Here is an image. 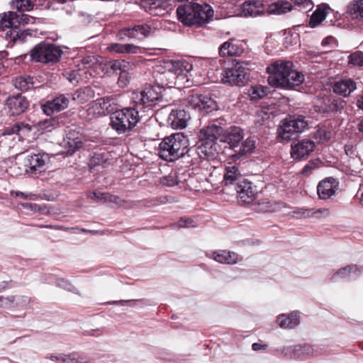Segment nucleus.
<instances>
[{"mask_svg":"<svg viewBox=\"0 0 363 363\" xmlns=\"http://www.w3.org/2000/svg\"><path fill=\"white\" fill-rule=\"evenodd\" d=\"M208 256L217 262L221 264H234L238 261V255L228 250H216L211 252Z\"/></svg>","mask_w":363,"mask_h":363,"instance_id":"nucleus-31","label":"nucleus"},{"mask_svg":"<svg viewBox=\"0 0 363 363\" xmlns=\"http://www.w3.org/2000/svg\"><path fill=\"white\" fill-rule=\"evenodd\" d=\"M328 9L329 8L326 6L318 7L311 15L309 21V26L311 28H315L323 21L326 18Z\"/></svg>","mask_w":363,"mask_h":363,"instance_id":"nucleus-40","label":"nucleus"},{"mask_svg":"<svg viewBox=\"0 0 363 363\" xmlns=\"http://www.w3.org/2000/svg\"><path fill=\"white\" fill-rule=\"evenodd\" d=\"M243 138V130L237 126H231L225 131L223 130L222 133V140L228 144L234 150L235 148L239 147V144Z\"/></svg>","mask_w":363,"mask_h":363,"instance_id":"nucleus-23","label":"nucleus"},{"mask_svg":"<svg viewBox=\"0 0 363 363\" xmlns=\"http://www.w3.org/2000/svg\"><path fill=\"white\" fill-rule=\"evenodd\" d=\"M242 64H243V62H238L234 67L225 69L222 78L224 84L230 86H240L245 83L247 73Z\"/></svg>","mask_w":363,"mask_h":363,"instance_id":"nucleus-11","label":"nucleus"},{"mask_svg":"<svg viewBox=\"0 0 363 363\" xmlns=\"http://www.w3.org/2000/svg\"><path fill=\"white\" fill-rule=\"evenodd\" d=\"M268 82L272 86L294 89L304 82V75L294 69L290 61L277 60L267 68Z\"/></svg>","mask_w":363,"mask_h":363,"instance_id":"nucleus-1","label":"nucleus"},{"mask_svg":"<svg viewBox=\"0 0 363 363\" xmlns=\"http://www.w3.org/2000/svg\"><path fill=\"white\" fill-rule=\"evenodd\" d=\"M160 183L164 186H174L179 183L178 177L175 172H172L167 176L160 178Z\"/></svg>","mask_w":363,"mask_h":363,"instance_id":"nucleus-50","label":"nucleus"},{"mask_svg":"<svg viewBox=\"0 0 363 363\" xmlns=\"http://www.w3.org/2000/svg\"><path fill=\"white\" fill-rule=\"evenodd\" d=\"M174 199L171 196H161L152 201V203L149 204L150 206H153L159 204H165L167 203H172Z\"/></svg>","mask_w":363,"mask_h":363,"instance_id":"nucleus-56","label":"nucleus"},{"mask_svg":"<svg viewBox=\"0 0 363 363\" xmlns=\"http://www.w3.org/2000/svg\"><path fill=\"white\" fill-rule=\"evenodd\" d=\"M315 143L311 140H302L291 145V155L295 160L308 156L315 149Z\"/></svg>","mask_w":363,"mask_h":363,"instance_id":"nucleus-20","label":"nucleus"},{"mask_svg":"<svg viewBox=\"0 0 363 363\" xmlns=\"http://www.w3.org/2000/svg\"><path fill=\"white\" fill-rule=\"evenodd\" d=\"M330 138V133L327 132L324 128H319L315 132L313 138L318 142L321 143L324 140H329Z\"/></svg>","mask_w":363,"mask_h":363,"instance_id":"nucleus-53","label":"nucleus"},{"mask_svg":"<svg viewBox=\"0 0 363 363\" xmlns=\"http://www.w3.org/2000/svg\"><path fill=\"white\" fill-rule=\"evenodd\" d=\"M189 140L182 133H174L164 138L159 145L160 157L168 162L174 161L194 149H189Z\"/></svg>","mask_w":363,"mask_h":363,"instance_id":"nucleus-4","label":"nucleus"},{"mask_svg":"<svg viewBox=\"0 0 363 363\" xmlns=\"http://www.w3.org/2000/svg\"><path fill=\"white\" fill-rule=\"evenodd\" d=\"M33 79L29 76H20L13 80L14 86L21 91H26L33 86Z\"/></svg>","mask_w":363,"mask_h":363,"instance_id":"nucleus-43","label":"nucleus"},{"mask_svg":"<svg viewBox=\"0 0 363 363\" xmlns=\"http://www.w3.org/2000/svg\"><path fill=\"white\" fill-rule=\"evenodd\" d=\"M34 18L27 14H18L14 11H9L0 14V30L5 33V38L13 43H23L28 36L32 34L30 30H21V25H26L33 22Z\"/></svg>","mask_w":363,"mask_h":363,"instance_id":"nucleus-2","label":"nucleus"},{"mask_svg":"<svg viewBox=\"0 0 363 363\" xmlns=\"http://www.w3.org/2000/svg\"><path fill=\"white\" fill-rule=\"evenodd\" d=\"M189 118V115L184 109H172L167 121L173 129H183L186 127Z\"/></svg>","mask_w":363,"mask_h":363,"instance_id":"nucleus-24","label":"nucleus"},{"mask_svg":"<svg viewBox=\"0 0 363 363\" xmlns=\"http://www.w3.org/2000/svg\"><path fill=\"white\" fill-rule=\"evenodd\" d=\"M194 6L196 10L197 26L208 23L213 17V10L210 5L207 4H199L194 3Z\"/></svg>","mask_w":363,"mask_h":363,"instance_id":"nucleus-30","label":"nucleus"},{"mask_svg":"<svg viewBox=\"0 0 363 363\" xmlns=\"http://www.w3.org/2000/svg\"><path fill=\"white\" fill-rule=\"evenodd\" d=\"M241 177V173L235 164H229L225 167L224 182L225 185H231L238 182Z\"/></svg>","mask_w":363,"mask_h":363,"instance_id":"nucleus-38","label":"nucleus"},{"mask_svg":"<svg viewBox=\"0 0 363 363\" xmlns=\"http://www.w3.org/2000/svg\"><path fill=\"white\" fill-rule=\"evenodd\" d=\"M360 270L356 265H348L337 271L331 277L333 281L337 279H345L348 280L355 279L360 275Z\"/></svg>","mask_w":363,"mask_h":363,"instance_id":"nucleus-35","label":"nucleus"},{"mask_svg":"<svg viewBox=\"0 0 363 363\" xmlns=\"http://www.w3.org/2000/svg\"><path fill=\"white\" fill-rule=\"evenodd\" d=\"M69 103V98L65 94H60L42 104L41 109L47 116H51L55 112H60L67 108Z\"/></svg>","mask_w":363,"mask_h":363,"instance_id":"nucleus-15","label":"nucleus"},{"mask_svg":"<svg viewBox=\"0 0 363 363\" xmlns=\"http://www.w3.org/2000/svg\"><path fill=\"white\" fill-rule=\"evenodd\" d=\"M293 214L297 218H320L329 215L328 208H299L293 211Z\"/></svg>","mask_w":363,"mask_h":363,"instance_id":"nucleus-33","label":"nucleus"},{"mask_svg":"<svg viewBox=\"0 0 363 363\" xmlns=\"http://www.w3.org/2000/svg\"><path fill=\"white\" fill-rule=\"evenodd\" d=\"M196 225L195 222L190 218L182 217L177 223H172L171 227L173 229L181 228H195Z\"/></svg>","mask_w":363,"mask_h":363,"instance_id":"nucleus-48","label":"nucleus"},{"mask_svg":"<svg viewBox=\"0 0 363 363\" xmlns=\"http://www.w3.org/2000/svg\"><path fill=\"white\" fill-rule=\"evenodd\" d=\"M11 194L16 197H19L26 200L33 201L36 199L37 196L32 193H24L19 191H11Z\"/></svg>","mask_w":363,"mask_h":363,"instance_id":"nucleus-55","label":"nucleus"},{"mask_svg":"<svg viewBox=\"0 0 363 363\" xmlns=\"http://www.w3.org/2000/svg\"><path fill=\"white\" fill-rule=\"evenodd\" d=\"M140 121L138 110L133 107L115 111L111 116V126L118 134L130 131Z\"/></svg>","mask_w":363,"mask_h":363,"instance_id":"nucleus-6","label":"nucleus"},{"mask_svg":"<svg viewBox=\"0 0 363 363\" xmlns=\"http://www.w3.org/2000/svg\"><path fill=\"white\" fill-rule=\"evenodd\" d=\"M235 189L241 202L246 204H250L254 202L256 192L251 182L246 179L239 180L235 184Z\"/></svg>","mask_w":363,"mask_h":363,"instance_id":"nucleus-16","label":"nucleus"},{"mask_svg":"<svg viewBox=\"0 0 363 363\" xmlns=\"http://www.w3.org/2000/svg\"><path fill=\"white\" fill-rule=\"evenodd\" d=\"M166 60L160 62L157 65L153 71V76L157 84V87H173L179 85V82L177 79L176 74L172 69L165 68Z\"/></svg>","mask_w":363,"mask_h":363,"instance_id":"nucleus-9","label":"nucleus"},{"mask_svg":"<svg viewBox=\"0 0 363 363\" xmlns=\"http://www.w3.org/2000/svg\"><path fill=\"white\" fill-rule=\"evenodd\" d=\"M357 88L356 83L351 79L340 80L333 86V91L343 96H349Z\"/></svg>","mask_w":363,"mask_h":363,"instance_id":"nucleus-36","label":"nucleus"},{"mask_svg":"<svg viewBox=\"0 0 363 363\" xmlns=\"http://www.w3.org/2000/svg\"><path fill=\"white\" fill-rule=\"evenodd\" d=\"M349 63L353 65L363 66V52L356 51L349 56Z\"/></svg>","mask_w":363,"mask_h":363,"instance_id":"nucleus-51","label":"nucleus"},{"mask_svg":"<svg viewBox=\"0 0 363 363\" xmlns=\"http://www.w3.org/2000/svg\"><path fill=\"white\" fill-rule=\"evenodd\" d=\"M259 210L264 212H273L281 207L284 206V203L272 202L271 201H263L262 203H258Z\"/></svg>","mask_w":363,"mask_h":363,"instance_id":"nucleus-45","label":"nucleus"},{"mask_svg":"<svg viewBox=\"0 0 363 363\" xmlns=\"http://www.w3.org/2000/svg\"><path fill=\"white\" fill-rule=\"evenodd\" d=\"M129 83V76L127 70L120 72L118 84L120 87H125Z\"/></svg>","mask_w":363,"mask_h":363,"instance_id":"nucleus-59","label":"nucleus"},{"mask_svg":"<svg viewBox=\"0 0 363 363\" xmlns=\"http://www.w3.org/2000/svg\"><path fill=\"white\" fill-rule=\"evenodd\" d=\"M29 106V102L21 94L9 96L6 100V106L11 116L24 113Z\"/></svg>","mask_w":363,"mask_h":363,"instance_id":"nucleus-18","label":"nucleus"},{"mask_svg":"<svg viewBox=\"0 0 363 363\" xmlns=\"http://www.w3.org/2000/svg\"><path fill=\"white\" fill-rule=\"evenodd\" d=\"M57 285L69 291H74L75 287L65 279L60 278L57 280Z\"/></svg>","mask_w":363,"mask_h":363,"instance_id":"nucleus-58","label":"nucleus"},{"mask_svg":"<svg viewBox=\"0 0 363 363\" xmlns=\"http://www.w3.org/2000/svg\"><path fill=\"white\" fill-rule=\"evenodd\" d=\"M350 11L356 18L363 19V0H354L350 4Z\"/></svg>","mask_w":363,"mask_h":363,"instance_id":"nucleus-47","label":"nucleus"},{"mask_svg":"<svg viewBox=\"0 0 363 363\" xmlns=\"http://www.w3.org/2000/svg\"><path fill=\"white\" fill-rule=\"evenodd\" d=\"M195 11L194 3L179 6L177 9V14L179 21L185 26H197Z\"/></svg>","mask_w":363,"mask_h":363,"instance_id":"nucleus-21","label":"nucleus"},{"mask_svg":"<svg viewBox=\"0 0 363 363\" xmlns=\"http://www.w3.org/2000/svg\"><path fill=\"white\" fill-rule=\"evenodd\" d=\"M11 6L21 12L30 11L34 7V0H12Z\"/></svg>","mask_w":363,"mask_h":363,"instance_id":"nucleus-42","label":"nucleus"},{"mask_svg":"<svg viewBox=\"0 0 363 363\" xmlns=\"http://www.w3.org/2000/svg\"><path fill=\"white\" fill-rule=\"evenodd\" d=\"M116 38L120 40L135 39L133 27H125L120 29L116 34Z\"/></svg>","mask_w":363,"mask_h":363,"instance_id":"nucleus-49","label":"nucleus"},{"mask_svg":"<svg viewBox=\"0 0 363 363\" xmlns=\"http://www.w3.org/2000/svg\"><path fill=\"white\" fill-rule=\"evenodd\" d=\"M110 156V153L106 151L95 152L89 160V168L94 169L99 166L105 167L107 164H109Z\"/></svg>","mask_w":363,"mask_h":363,"instance_id":"nucleus-39","label":"nucleus"},{"mask_svg":"<svg viewBox=\"0 0 363 363\" xmlns=\"http://www.w3.org/2000/svg\"><path fill=\"white\" fill-rule=\"evenodd\" d=\"M65 75L67 79L73 84H78L82 79V77L77 70L67 72Z\"/></svg>","mask_w":363,"mask_h":363,"instance_id":"nucleus-54","label":"nucleus"},{"mask_svg":"<svg viewBox=\"0 0 363 363\" xmlns=\"http://www.w3.org/2000/svg\"><path fill=\"white\" fill-rule=\"evenodd\" d=\"M108 66L114 72H122L128 69L129 64L125 60H113L108 62Z\"/></svg>","mask_w":363,"mask_h":363,"instance_id":"nucleus-46","label":"nucleus"},{"mask_svg":"<svg viewBox=\"0 0 363 363\" xmlns=\"http://www.w3.org/2000/svg\"><path fill=\"white\" fill-rule=\"evenodd\" d=\"M223 133V128L218 121L212 122L200 130L194 150L201 158L214 157L217 152L216 140Z\"/></svg>","mask_w":363,"mask_h":363,"instance_id":"nucleus-3","label":"nucleus"},{"mask_svg":"<svg viewBox=\"0 0 363 363\" xmlns=\"http://www.w3.org/2000/svg\"><path fill=\"white\" fill-rule=\"evenodd\" d=\"M245 51L242 43L235 39H230L224 42L219 48L220 57L240 56Z\"/></svg>","mask_w":363,"mask_h":363,"instance_id":"nucleus-22","label":"nucleus"},{"mask_svg":"<svg viewBox=\"0 0 363 363\" xmlns=\"http://www.w3.org/2000/svg\"><path fill=\"white\" fill-rule=\"evenodd\" d=\"M107 50L118 54H136L141 52V48L131 43L121 44L113 43L108 45Z\"/></svg>","mask_w":363,"mask_h":363,"instance_id":"nucleus-34","label":"nucleus"},{"mask_svg":"<svg viewBox=\"0 0 363 363\" xmlns=\"http://www.w3.org/2000/svg\"><path fill=\"white\" fill-rule=\"evenodd\" d=\"M266 4L262 0H250L242 4V13L245 16L256 17L267 12Z\"/></svg>","mask_w":363,"mask_h":363,"instance_id":"nucleus-25","label":"nucleus"},{"mask_svg":"<svg viewBox=\"0 0 363 363\" xmlns=\"http://www.w3.org/2000/svg\"><path fill=\"white\" fill-rule=\"evenodd\" d=\"M113 103V99L110 97H104L101 98L98 100V104L100 107L108 111V108L111 106Z\"/></svg>","mask_w":363,"mask_h":363,"instance_id":"nucleus-62","label":"nucleus"},{"mask_svg":"<svg viewBox=\"0 0 363 363\" xmlns=\"http://www.w3.org/2000/svg\"><path fill=\"white\" fill-rule=\"evenodd\" d=\"M267 94V88L262 86H256L252 88L250 96L252 99H262Z\"/></svg>","mask_w":363,"mask_h":363,"instance_id":"nucleus-52","label":"nucleus"},{"mask_svg":"<svg viewBox=\"0 0 363 363\" xmlns=\"http://www.w3.org/2000/svg\"><path fill=\"white\" fill-rule=\"evenodd\" d=\"M308 125V122L302 116L286 118L279 128V137L284 140H289L294 133H301Z\"/></svg>","mask_w":363,"mask_h":363,"instance_id":"nucleus-8","label":"nucleus"},{"mask_svg":"<svg viewBox=\"0 0 363 363\" xmlns=\"http://www.w3.org/2000/svg\"><path fill=\"white\" fill-rule=\"evenodd\" d=\"M64 146L67 149V155H72L77 150L82 147L83 143L79 133L69 132L63 140Z\"/></svg>","mask_w":363,"mask_h":363,"instance_id":"nucleus-29","label":"nucleus"},{"mask_svg":"<svg viewBox=\"0 0 363 363\" xmlns=\"http://www.w3.org/2000/svg\"><path fill=\"white\" fill-rule=\"evenodd\" d=\"M165 68L172 69L178 82L186 79L187 74L192 70L193 65L186 60H166Z\"/></svg>","mask_w":363,"mask_h":363,"instance_id":"nucleus-19","label":"nucleus"},{"mask_svg":"<svg viewBox=\"0 0 363 363\" xmlns=\"http://www.w3.org/2000/svg\"><path fill=\"white\" fill-rule=\"evenodd\" d=\"M339 186V182L333 177L321 180L317 186V194L320 199L327 200L335 196Z\"/></svg>","mask_w":363,"mask_h":363,"instance_id":"nucleus-14","label":"nucleus"},{"mask_svg":"<svg viewBox=\"0 0 363 363\" xmlns=\"http://www.w3.org/2000/svg\"><path fill=\"white\" fill-rule=\"evenodd\" d=\"M186 105L194 110L208 113L216 110L217 105L215 101L206 95L193 94L186 99Z\"/></svg>","mask_w":363,"mask_h":363,"instance_id":"nucleus-10","label":"nucleus"},{"mask_svg":"<svg viewBox=\"0 0 363 363\" xmlns=\"http://www.w3.org/2000/svg\"><path fill=\"white\" fill-rule=\"evenodd\" d=\"M140 6L152 16H164L170 4L167 0H140Z\"/></svg>","mask_w":363,"mask_h":363,"instance_id":"nucleus-17","label":"nucleus"},{"mask_svg":"<svg viewBox=\"0 0 363 363\" xmlns=\"http://www.w3.org/2000/svg\"><path fill=\"white\" fill-rule=\"evenodd\" d=\"M52 361H55L59 363H89L88 357L84 354L77 352L70 353L69 354H50L46 357Z\"/></svg>","mask_w":363,"mask_h":363,"instance_id":"nucleus-26","label":"nucleus"},{"mask_svg":"<svg viewBox=\"0 0 363 363\" xmlns=\"http://www.w3.org/2000/svg\"><path fill=\"white\" fill-rule=\"evenodd\" d=\"M96 63V59L93 55L86 56L81 60V66L82 68H84V69L91 67Z\"/></svg>","mask_w":363,"mask_h":363,"instance_id":"nucleus-57","label":"nucleus"},{"mask_svg":"<svg viewBox=\"0 0 363 363\" xmlns=\"http://www.w3.org/2000/svg\"><path fill=\"white\" fill-rule=\"evenodd\" d=\"M60 47L46 42H41L30 50V58L33 61L49 63L59 60L62 54Z\"/></svg>","mask_w":363,"mask_h":363,"instance_id":"nucleus-7","label":"nucleus"},{"mask_svg":"<svg viewBox=\"0 0 363 363\" xmlns=\"http://www.w3.org/2000/svg\"><path fill=\"white\" fill-rule=\"evenodd\" d=\"M133 108L138 112H148L152 110L162 101L161 88L146 86L141 91H134L132 94Z\"/></svg>","mask_w":363,"mask_h":363,"instance_id":"nucleus-5","label":"nucleus"},{"mask_svg":"<svg viewBox=\"0 0 363 363\" xmlns=\"http://www.w3.org/2000/svg\"><path fill=\"white\" fill-rule=\"evenodd\" d=\"M266 8L268 14L282 15L291 11L293 6L286 0H279L270 4H266Z\"/></svg>","mask_w":363,"mask_h":363,"instance_id":"nucleus-32","label":"nucleus"},{"mask_svg":"<svg viewBox=\"0 0 363 363\" xmlns=\"http://www.w3.org/2000/svg\"><path fill=\"white\" fill-rule=\"evenodd\" d=\"M59 121L58 119L56 118H50L49 119H46L42 122L41 125L44 128H55L58 125Z\"/></svg>","mask_w":363,"mask_h":363,"instance_id":"nucleus-63","label":"nucleus"},{"mask_svg":"<svg viewBox=\"0 0 363 363\" xmlns=\"http://www.w3.org/2000/svg\"><path fill=\"white\" fill-rule=\"evenodd\" d=\"M344 107V102L339 99H334L331 104L330 105V111H337L338 110H340L343 108Z\"/></svg>","mask_w":363,"mask_h":363,"instance_id":"nucleus-64","label":"nucleus"},{"mask_svg":"<svg viewBox=\"0 0 363 363\" xmlns=\"http://www.w3.org/2000/svg\"><path fill=\"white\" fill-rule=\"evenodd\" d=\"M313 357L323 355L325 353V346L322 344L311 345Z\"/></svg>","mask_w":363,"mask_h":363,"instance_id":"nucleus-60","label":"nucleus"},{"mask_svg":"<svg viewBox=\"0 0 363 363\" xmlns=\"http://www.w3.org/2000/svg\"><path fill=\"white\" fill-rule=\"evenodd\" d=\"M282 354L289 358L298 360H305L313 358L311 345L303 344L285 347L282 349Z\"/></svg>","mask_w":363,"mask_h":363,"instance_id":"nucleus-13","label":"nucleus"},{"mask_svg":"<svg viewBox=\"0 0 363 363\" xmlns=\"http://www.w3.org/2000/svg\"><path fill=\"white\" fill-rule=\"evenodd\" d=\"M277 322L281 328H293L299 324L300 317L297 311H294L288 315H279L277 318Z\"/></svg>","mask_w":363,"mask_h":363,"instance_id":"nucleus-37","label":"nucleus"},{"mask_svg":"<svg viewBox=\"0 0 363 363\" xmlns=\"http://www.w3.org/2000/svg\"><path fill=\"white\" fill-rule=\"evenodd\" d=\"M106 193L103 192H91L89 194L88 197L91 199L95 200L96 201L104 202L106 199Z\"/></svg>","mask_w":363,"mask_h":363,"instance_id":"nucleus-61","label":"nucleus"},{"mask_svg":"<svg viewBox=\"0 0 363 363\" xmlns=\"http://www.w3.org/2000/svg\"><path fill=\"white\" fill-rule=\"evenodd\" d=\"M49 160L46 153L28 155L23 159L24 170L26 174L40 172Z\"/></svg>","mask_w":363,"mask_h":363,"instance_id":"nucleus-12","label":"nucleus"},{"mask_svg":"<svg viewBox=\"0 0 363 363\" xmlns=\"http://www.w3.org/2000/svg\"><path fill=\"white\" fill-rule=\"evenodd\" d=\"M6 308L24 310L30 304L31 298L25 295L6 296Z\"/></svg>","mask_w":363,"mask_h":363,"instance_id":"nucleus-27","label":"nucleus"},{"mask_svg":"<svg viewBox=\"0 0 363 363\" xmlns=\"http://www.w3.org/2000/svg\"><path fill=\"white\" fill-rule=\"evenodd\" d=\"M256 147V140L255 137H249L242 141L241 145L239 146L238 150H234V153L230 155L229 157L236 161L241 159L247 154L252 153Z\"/></svg>","mask_w":363,"mask_h":363,"instance_id":"nucleus-28","label":"nucleus"},{"mask_svg":"<svg viewBox=\"0 0 363 363\" xmlns=\"http://www.w3.org/2000/svg\"><path fill=\"white\" fill-rule=\"evenodd\" d=\"M133 30L135 39L139 40L148 37L153 30L152 28L147 23L135 25Z\"/></svg>","mask_w":363,"mask_h":363,"instance_id":"nucleus-41","label":"nucleus"},{"mask_svg":"<svg viewBox=\"0 0 363 363\" xmlns=\"http://www.w3.org/2000/svg\"><path fill=\"white\" fill-rule=\"evenodd\" d=\"M91 89L89 87L79 89L73 94V100L79 104H84L91 96Z\"/></svg>","mask_w":363,"mask_h":363,"instance_id":"nucleus-44","label":"nucleus"}]
</instances>
